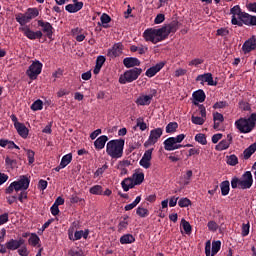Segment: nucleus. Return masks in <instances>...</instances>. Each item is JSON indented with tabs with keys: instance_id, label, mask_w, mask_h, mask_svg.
Masks as SVG:
<instances>
[{
	"instance_id": "f8f14e48",
	"label": "nucleus",
	"mask_w": 256,
	"mask_h": 256,
	"mask_svg": "<svg viewBox=\"0 0 256 256\" xmlns=\"http://www.w3.org/2000/svg\"><path fill=\"white\" fill-rule=\"evenodd\" d=\"M123 50L124 45L122 44V42H116V44H114L111 48L107 50V57L110 59L121 57Z\"/></svg>"
},
{
	"instance_id": "9b49d317",
	"label": "nucleus",
	"mask_w": 256,
	"mask_h": 256,
	"mask_svg": "<svg viewBox=\"0 0 256 256\" xmlns=\"http://www.w3.org/2000/svg\"><path fill=\"white\" fill-rule=\"evenodd\" d=\"M235 126L240 133L248 134L253 131L252 124L248 121V118H240L235 121Z\"/></svg>"
},
{
	"instance_id": "09e8293b",
	"label": "nucleus",
	"mask_w": 256,
	"mask_h": 256,
	"mask_svg": "<svg viewBox=\"0 0 256 256\" xmlns=\"http://www.w3.org/2000/svg\"><path fill=\"white\" fill-rule=\"evenodd\" d=\"M207 227H208V230L212 232H216L219 229V225L216 222H214V220H210L208 222Z\"/></svg>"
},
{
	"instance_id": "a878e982",
	"label": "nucleus",
	"mask_w": 256,
	"mask_h": 256,
	"mask_svg": "<svg viewBox=\"0 0 256 256\" xmlns=\"http://www.w3.org/2000/svg\"><path fill=\"white\" fill-rule=\"evenodd\" d=\"M151 101H152V96L143 95L138 97V99L136 100V104L138 106H149Z\"/></svg>"
},
{
	"instance_id": "1a4fd4ad",
	"label": "nucleus",
	"mask_w": 256,
	"mask_h": 256,
	"mask_svg": "<svg viewBox=\"0 0 256 256\" xmlns=\"http://www.w3.org/2000/svg\"><path fill=\"white\" fill-rule=\"evenodd\" d=\"M43 70V63L40 61L36 60L31 63L29 68L26 71V75L34 81L41 73Z\"/></svg>"
},
{
	"instance_id": "5fc2aeb1",
	"label": "nucleus",
	"mask_w": 256,
	"mask_h": 256,
	"mask_svg": "<svg viewBox=\"0 0 256 256\" xmlns=\"http://www.w3.org/2000/svg\"><path fill=\"white\" fill-rule=\"evenodd\" d=\"M250 232V224L249 222L247 224H243L242 225V236L243 237H247L249 235Z\"/></svg>"
},
{
	"instance_id": "052dcab7",
	"label": "nucleus",
	"mask_w": 256,
	"mask_h": 256,
	"mask_svg": "<svg viewBox=\"0 0 256 256\" xmlns=\"http://www.w3.org/2000/svg\"><path fill=\"white\" fill-rule=\"evenodd\" d=\"M192 123L195 125H204L205 119L202 117L192 116Z\"/></svg>"
},
{
	"instance_id": "4468645a",
	"label": "nucleus",
	"mask_w": 256,
	"mask_h": 256,
	"mask_svg": "<svg viewBox=\"0 0 256 256\" xmlns=\"http://www.w3.org/2000/svg\"><path fill=\"white\" fill-rule=\"evenodd\" d=\"M197 82H201L202 85L204 83H208L209 86H217L218 81L213 80V74L212 73H204V74H199L196 78Z\"/></svg>"
},
{
	"instance_id": "e433bc0d",
	"label": "nucleus",
	"mask_w": 256,
	"mask_h": 256,
	"mask_svg": "<svg viewBox=\"0 0 256 256\" xmlns=\"http://www.w3.org/2000/svg\"><path fill=\"white\" fill-rule=\"evenodd\" d=\"M221 249V241H213L212 242V251H211V256H215L217 253H219Z\"/></svg>"
},
{
	"instance_id": "c85d7f7f",
	"label": "nucleus",
	"mask_w": 256,
	"mask_h": 256,
	"mask_svg": "<svg viewBox=\"0 0 256 256\" xmlns=\"http://www.w3.org/2000/svg\"><path fill=\"white\" fill-rule=\"evenodd\" d=\"M256 151V143L251 144L249 147H247V149L244 150V159L248 160L249 158H251V156L253 154H255Z\"/></svg>"
},
{
	"instance_id": "49530a36",
	"label": "nucleus",
	"mask_w": 256,
	"mask_h": 256,
	"mask_svg": "<svg viewBox=\"0 0 256 256\" xmlns=\"http://www.w3.org/2000/svg\"><path fill=\"white\" fill-rule=\"evenodd\" d=\"M195 141L202 144V146H205V144H207L206 136L202 133H199L195 136Z\"/></svg>"
},
{
	"instance_id": "e2e57ef3",
	"label": "nucleus",
	"mask_w": 256,
	"mask_h": 256,
	"mask_svg": "<svg viewBox=\"0 0 256 256\" xmlns=\"http://www.w3.org/2000/svg\"><path fill=\"white\" fill-rule=\"evenodd\" d=\"M194 105H198V108L200 110V116L202 119H204L206 117V109H205V106L203 104H200L199 103H196L194 102Z\"/></svg>"
},
{
	"instance_id": "c9c22d12",
	"label": "nucleus",
	"mask_w": 256,
	"mask_h": 256,
	"mask_svg": "<svg viewBox=\"0 0 256 256\" xmlns=\"http://www.w3.org/2000/svg\"><path fill=\"white\" fill-rule=\"evenodd\" d=\"M71 160H72L71 153L64 155L60 161V167L65 168L66 166H68L71 163Z\"/></svg>"
},
{
	"instance_id": "680f3d73",
	"label": "nucleus",
	"mask_w": 256,
	"mask_h": 256,
	"mask_svg": "<svg viewBox=\"0 0 256 256\" xmlns=\"http://www.w3.org/2000/svg\"><path fill=\"white\" fill-rule=\"evenodd\" d=\"M48 187V182L47 180H44V179H40L39 182H38V189L44 191L46 190Z\"/></svg>"
},
{
	"instance_id": "412c9836",
	"label": "nucleus",
	"mask_w": 256,
	"mask_h": 256,
	"mask_svg": "<svg viewBox=\"0 0 256 256\" xmlns=\"http://www.w3.org/2000/svg\"><path fill=\"white\" fill-rule=\"evenodd\" d=\"M84 7V2L80 1V2H76L75 4H68L65 7V10L68 13H77L78 11L82 10Z\"/></svg>"
},
{
	"instance_id": "2f4dec72",
	"label": "nucleus",
	"mask_w": 256,
	"mask_h": 256,
	"mask_svg": "<svg viewBox=\"0 0 256 256\" xmlns=\"http://www.w3.org/2000/svg\"><path fill=\"white\" fill-rule=\"evenodd\" d=\"M89 193H91V195H95V196H102L103 195V186L94 185L89 188Z\"/></svg>"
},
{
	"instance_id": "2eb2a0df",
	"label": "nucleus",
	"mask_w": 256,
	"mask_h": 256,
	"mask_svg": "<svg viewBox=\"0 0 256 256\" xmlns=\"http://www.w3.org/2000/svg\"><path fill=\"white\" fill-rule=\"evenodd\" d=\"M38 27L42 28V31L44 34H46L47 38L52 39L54 28L49 22L38 20Z\"/></svg>"
},
{
	"instance_id": "a18cd8bd",
	"label": "nucleus",
	"mask_w": 256,
	"mask_h": 256,
	"mask_svg": "<svg viewBox=\"0 0 256 256\" xmlns=\"http://www.w3.org/2000/svg\"><path fill=\"white\" fill-rule=\"evenodd\" d=\"M31 110H33V111L43 110V101L37 100L34 103H32Z\"/></svg>"
},
{
	"instance_id": "37998d69",
	"label": "nucleus",
	"mask_w": 256,
	"mask_h": 256,
	"mask_svg": "<svg viewBox=\"0 0 256 256\" xmlns=\"http://www.w3.org/2000/svg\"><path fill=\"white\" fill-rule=\"evenodd\" d=\"M136 214L139 217L145 218V217L149 216V211H148L147 208L138 207L137 210H136Z\"/></svg>"
},
{
	"instance_id": "6e6d98bb",
	"label": "nucleus",
	"mask_w": 256,
	"mask_h": 256,
	"mask_svg": "<svg viewBox=\"0 0 256 256\" xmlns=\"http://www.w3.org/2000/svg\"><path fill=\"white\" fill-rule=\"evenodd\" d=\"M249 124L252 125V130L255 129L256 126V113L250 114L249 118H247Z\"/></svg>"
},
{
	"instance_id": "13d9d810",
	"label": "nucleus",
	"mask_w": 256,
	"mask_h": 256,
	"mask_svg": "<svg viewBox=\"0 0 256 256\" xmlns=\"http://www.w3.org/2000/svg\"><path fill=\"white\" fill-rule=\"evenodd\" d=\"M108 166L107 165H103L102 167L98 168L95 172H94V177H99L100 175H103L105 171H107Z\"/></svg>"
},
{
	"instance_id": "cd10ccee",
	"label": "nucleus",
	"mask_w": 256,
	"mask_h": 256,
	"mask_svg": "<svg viewBox=\"0 0 256 256\" xmlns=\"http://www.w3.org/2000/svg\"><path fill=\"white\" fill-rule=\"evenodd\" d=\"M193 98L195 101L203 103L205 101L206 95L203 89L196 90L193 93Z\"/></svg>"
},
{
	"instance_id": "864d4df0",
	"label": "nucleus",
	"mask_w": 256,
	"mask_h": 256,
	"mask_svg": "<svg viewBox=\"0 0 256 256\" xmlns=\"http://www.w3.org/2000/svg\"><path fill=\"white\" fill-rule=\"evenodd\" d=\"M202 63H204V60H202V58H194V60L188 63V66L198 67L199 65H202Z\"/></svg>"
},
{
	"instance_id": "ddd939ff",
	"label": "nucleus",
	"mask_w": 256,
	"mask_h": 256,
	"mask_svg": "<svg viewBox=\"0 0 256 256\" xmlns=\"http://www.w3.org/2000/svg\"><path fill=\"white\" fill-rule=\"evenodd\" d=\"M89 234H90V231L88 229L85 231H83V230L75 231L74 235H73V228H72V230H71V228H69V230H68V238L72 241H77L82 238L88 239Z\"/></svg>"
},
{
	"instance_id": "79ce46f5",
	"label": "nucleus",
	"mask_w": 256,
	"mask_h": 256,
	"mask_svg": "<svg viewBox=\"0 0 256 256\" xmlns=\"http://www.w3.org/2000/svg\"><path fill=\"white\" fill-rule=\"evenodd\" d=\"M136 127H138L139 130L142 131V132L146 131L148 129V126H147L146 122H144V119L141 118V117L137 119Z\"/></svg>"
},
{
	"instance_id": "393cba45",
	"label": "nucleus",
	"mask_w": 256,
	"mask_h": 256,
	"mask_svg": "<svg viewBox=\"0 0 256 256\" xmlns=\"http://www.w3.org/2000/svg\"><path fill=\"white\" fill-rule=\"evenodd\" d=\"M0 147H2V148L7 147L9 150H12V149L20 150V147L18 145H16L15 142L5 140L4 138H2L0 140Z\"/></svg>"
},
{
	"instance_id": "3c124183",
	"label": "nucleus",
	"mask_w": 256,
	"mask_h": 256,
	"mask_svg": "<svg viewBox=\"0 0 256 256\" xmlns=\"http://www.w3.org/2000/svg\"><path fill=\"white\" fill-rule=\"evenodd\" d=\"M27 158L30 165L35 163V151L27 150Z\"/></svg>"
},
{
	"instance_id": "f03ea898",
	"label": "nucleus",
	"mask_w": 256,
	"mask_h": 256,
	"mask_svg": "<svg viewBox=\"0 0 256 256\" xmlns=\"http://www.w3.org/2000/svg\"><path fill=\"white\" fill-rule=\"evenodd\" d=\"M179 26L180 23L177 20H174L158 29L148 28L143 31L144 41L151 42L152 44L163 42L170 36V34L177 33Z\"/></svg>"
},
{
	"instance_id": "6ab92c4d",
	"label": "nucleus",
	"mask_w": 256,
	"mask_h": 256,
	"mask_svg": "<svg viewBox=\"0 0 256 256\" xmlns=\"http://www.w3.org/2000/svg\"><path fill=\"white\" fill-rule=\"evenodd\" d=\"M24 244H25V240L22 238H19L18 240L11 239L10 241L5 243V246L10 251H16V249H19Z\"/></svg>"
},
{
	"instance_id": "72a5a7b5",
	"label": "nucleus",
	"mask_w": 256,
	"mask_h": 256,
	"mask_svg": "<svg viewBox=\"0 0 256 256\" xmlns=\"http://www.w3.org/2000/svg\"><path fill=\"white\" fill-rule=\"evenodd\" d=\"M226 159L227 164L230 166H236L239 164V159L235 154L227 155Z\"/></svg>"
},
{
	"instance_id": "f3484780",
	"label": "nucleus",
	"mask_w": 256,
	"mask_h": 256,
	"mask_svg": "<svg viewBox=\"0 0 256 256\" xmlns=\"http://www.w3.org/2000/svg\"><path fill=\"white\" fill-rule=\"evenodd\" d=\"M123 65L127 69L141 66V61L137 57H125L123 59Z\"/></svg>"
},
{
	"instance_id": "338daca9",
	"label": "nucleus",
	"mask_w": 256,
	"mask_h": 256,
	"mask_svg": "<svg viewBox=\"0 0 256 256\" xmlns=\"http://www.w3.org/2000/svg\"><path fill=\"white\" fill-rule=\"evenodd\" d=\"M69 256H84L83 250H70L68 252Z\"/></svg>"
},
{
	"instance_id": "f257e3e1",
	"label": "nucleus",
	"mask_w": 256,
	"mask_h": 256,
	"mask_svg": "<svg viewBox=\"0 0 256 256\" xmlns=\"http://www.w3.org/2000/svg\"><path fill=\"white\" fill-rule=\"evenodd\" d=\"M39 15V9L36 7L27 8L25 13L15 14L16 22H18L20 25L19 31H21V33H23L24 36L30 39L31 41H35V39H40L43 37V31H34L30 29V26L28 25L29 22L39 17Z\"/></svg>"
},
{
	"instance_id": "4c0bfd02",
	"label": "nucleus",
	"mask_w": 256,
	"mask_h": 256,
	"mask_svg": "<svg viewBox=\"0 0 256 256\" xmlns=\"http://www.w3.org/2000/svg\"><path fill=\"white\" fill-rule=\"evenodd\" d=\"M177 129H178L177 122H169V124L166 126V133L173 134L177 132Z\"/></svg>"
},
{
	"instance_id": "8fccbe9b",
	"label": "nucleus",
	"mask_w": 256,
	"mask_h": 256,
	"mask_svg": "<svg viewBox=\"0 0 256 256\" xmlns=\"http://www.w3.org/2000/svg\"><path fill=\"white\" fill-rule=\"evenodd\" d=\"M178 204L181 208H185L191 205V200L188 198H181Z\"/></svg>"
},
{
	"instance_id": "603ef678",
	"label": "nucleus",
	"mask_w": 256,
	"mask_h": 256,
	"mask_svg": "<svg viewBox=\"0 0 256 256\" xmlns=\"http://www.w3.org/2000/svg\"><path fill=\"white\" fill-rule=\"evenodd\" d=\"M213 121L214 122H219V123H223L224 122V116L223 114L219 113V112H215L213 114Z\"/></svg>"
},
{
	"instance_id": "5701e85b",
	"label": "nucleus",
	"mask_w": 256,
	"mask_h": 256,
	"mask_svg": "<svg viewBox=\"0 0 256 256\" xmlns=\"http://www.w3.org/2000/svg\"><path fill=\"white\" fill-rule=\"evenodd\" d=\"M121 185L124 192L129 191L130 189L135 188L134 179L132 177L124 178L121 181Z\"/></svg>"
},
{
	"instance_id": "c03bdc74",
	"label": "nucleus",
	"mask_w": 256,
	"mask_h": 256,
	"mask_svg": "<svg viewBox=\"0 0 256 256\" xmlns=\"http://www.w3.org/2000/svg\"><path fill=\"white\" fill-rule=\"evenodd\" d=\"M128 216H126L119 224H118V232H123L128 228L127 222Z\"/></svg>"
},
{
	"instance_id": "aec40b11",
	"label": "nucleus",
	"mask_w": 256,
	"mask_h": 256,
	"mask_svg": "<svg viewBox=\"0 0 256 256\" xmlns=\"http://www.w3.org/2000/svg\"><path fill=\"white\" fill-rule=\"evenodd\" d=\"M164 66H165L164 62H159L158 64L146 70L145 75L149 78L155 77V75L159 73V71L162 70Z\"/></svg>"
},
{
	"instance_id": "bb28decb",
	"label": "nucleus",
	"mask_w": 256,
	"mask_h": 256,
	"mask_svg": "<svg viewBox=\"0 0 256 256\" xmlns=\"http://www.w3.org/2000/svg\"><path fill=\"white\" fill-rule=\"evenodd\" d=\"M135 243V236L132 234H124L120 238V244L127 245Z\"/></svg>"
},
{
	"instance_id": "a19ab883",
	"label": "nucleus",
	"mask_w": 256,
	"mask_h": 256,
	"mask_svg": "<svg viewBox=\"0 0 256 256\" xmlns=\"http://www.w3.org/2000/svg\"><path fill=\"white\" fill-rule=\"evenodd\" d=\"M70 203L71 204H78V203H80L81 205H84L85 204V199L79 198L78 195L73 194V195H71Z\"/></svg>"
},
{
	"instance_id": "774afa93",
	"label": "nucleus",
	"mask_w": 256,
	"mask_h": 256,
	"mask_svg": "<svg viewBox=\"0 0 256 256\" xmlns=\"http://www.w3.org/2000/svg\"><path fill=\"white\" fill-rule=\"evenodd\" d=\"M165 20V15L164 14H158L155 19H154V23L156 25H160V23H162Z\"/></svg>"
},
{
	"instance_id": "0e129e2a",
	"label": "nucleus",
	"mask_w": 256,
	"mask_h": 256,
	"mask_svg": "<svg viewBox=\"0 0 256 256\" xmlns=\"http://www.w3.org/2000/svg\"><path fill=\"white\" fill-rule=\"evenodd\" d=\"M153 150L154 149H149V150L145 151L142 158L151 162L152 155H153Z\"/></svg>"
},
{
	"instance_id": "4d7b16f0",
	"label": "nucleus",
	"mask_w": 256,
	"mask_h": 256,
	"mask_svg": "<svg viewBox=\"0 0 256 256\" xmlns=\"http://www.w3.org/2000/svg\"><path fill=\"white\" fill-rule=\"evenodd\" d=\"M230 34V31L227 28H221L216 31L217 36L226 37Z\"/></svg>"
},
{
	"instance_id": "de8ad7c7",
	"label": "nucleus",
	"mask_w": 256,
	"mask_h": 256,
	"mask_svg": "<svg viewBox=\"0 0 256 256\" xmlns=\"http://www.w3.org/2000/svg\"><path fill=\"white\" fill-rule=\"evenodd\" d=\"M21 192L17 196V200L20 201V203H24V200H28V191L27 190H20Z\"/></svg>"
},
{
	"instance_id": "0eeeda50",
	"label": "nucleus",
	"mask_w": 256,
	"mask_h": 256,
	"mask_svg": "<svg viewBox=\"0 0 256 256\" xmlns=\"http://www.w3.org/2000/svg\"><path fill=\"white\" fill-rule=\"evenodd\" d=\"M231 24L234 26H238V27H243L244 25L253 27V26H256V16L251 15L247 12H244L241 16L240 21L238 20V18L236 16H232Z\"/></svg>"
},
{
	"instance_id": "4be33fe9",
	"label": "nucleus",
	"mask_w": 256,
	"mask_h": 256,
	"mask_svg": "<svg viewBox=\"0 0 256 256\" xmlns=\"http://www.w3.org/2000/svg\"><path fill=\"white\" fill-rule=\"evenodd\" d=\"M108 140H109V138L106 135H102V136L98 137L94 141V148L96 150L104 149Z\"/></svg>"
},
{
	"instance_id": "69168bd1",
	"label": "nucleus",
	"mask_w": 256,
	"mask_h": 256,
	"mask_svg": "<svg viewBox=\"0 0 256 256\" xmlns=\"http://www.w3.org/2000/svg\"><path fill=\"white\" fill-rule=\"evenodd\" d=\"M139 165L142 166V167H144L145 170H148V169L150 168V166H151V163H150V161H148V160L142 158V159L139 161Z\"/></svg>"
},
{
	"instance_id": "a211bd4d",
	"label": "nucleus",
	"mask_w": 256,
	"mask_h": 256,
	"mask_svg": "<svg viewBox=\"0 0 256 256\" xmlns=\"http://www.w3.org/2000/svg\"><path fill=\"white\" fill-rule=\"evenodd\" d=\"M242 50L244 51L245 54L256 50V37L252 36L250 37V39L246 40L244 42V45L242 46Z\"/></svg>"
},
{
	"instance_id": "473e14b6",
	"label": "nucleus",
	"mask_w": 256,
	"mask_h": 256,
	"mask_svg": "<svg viewBox=\"0 0 256 256\" xmlns=\"http://www.w3.org/2000/svg\"><path fill=\"white\" fill-rule=\"evenodd\" d=\"M220 187H221L222 196L229 195V192H230V182H229V180H223V182L220 184Z\"/></svg>"
},
{
	"instance_id": "dca6fc26",
	"label": "nucleus",
	"mask_w": 256,
	"mask_h": 256,
	"mask_svg": "<svg viewBox=\"0 0 256 256\" xmlns=\"http://www.w3.org/2000/svg\"><path fill=\"white\" fill-rule=\"evenodd\" d=\"M233 143V136L232 134H228L225 140H222L215 146L216 151H224L227 150L231 144Z\"/></svg>"
},
{
	"instance_id": "7c9ffc66",
	"label": "nucleus",
	"mask_w": 256,
	"mask_h": 256,
	"mask_svg": "<svg viewBox=\"0 0 256 256\" xmlns=\"http://www.w3.org/2000/svg\"><path fill=\"white\" fill-rule=\"evenodd\" d=\"M230 13L232 14V17H236L237 15L238 21H241L242 15L244 14V12H242L241 7L239 5L232 7L230 9Z\"/></svg>"
},
{
	"instance_id": "c756f323",
	"label": "nucleus",
	"mask_w": 256,
	"mask_h": 256,
	"mask_svg": "<svg viewBox=\"0 0 256 256\" xmlns=\"http://www.w3.org/2000/svg\"><path fill=\"white\" fill-rule=\"evenodd\" d=\"M145 179V175L143 174V172H139V173H135L132 175V180L134 183V187L135 185H141V183L144 181Z\"/></svg>"
},
{
	"instance_id": "f704fd0d",
	"label": "nucleus",
	"mask_w": 256,
	"mask_h": 256,
	"mask_svg": "<svg viewBox=\"0 0 256 256\" xmlns=\"http://www.w3.org/2000/svg\"><path fill=\"white\" fill-rule=\"evenodd\" d=\"M40 241H41V239L39 238V236L36 233H31L28 243L31 246L36 247L37 245L40 244Z\"/></svg>"
},
{
	"instance_id": "39448f33",
	"label": "nucleus",
	"mask_w": 256,
	"mask_h": 256,
	"mask_svg": "<svg viewBox=\"0 0 256 256\" xmlns=\"http://www.w3.org/2000/svg\"><path fill=\"white\" fill-rule=\"evenodd\" d=\"M30 178L26 175H21L19 179L14 180L8 187L5 188V193L11 195L14 191H27L29 189Z\"/></svg>"
},
{
	"instance_id": "9d476101",
	"label": "nucleus",
	"mask_w": 256,
	"mask_h": 256,
	"mask_svg": "<svg viewBox=\"0 0 256 256\" xmlns=\"http://www.w3.org/2000/svg\"><path fill=\"white\" fill-rule=\"evenodd\" d=\"M162 135H163V128L152 129L148 140L144 143V147L148 148L149 146H154L155 143L158 142V140L161 138Z\"/></svg>"
},
{
	"instance_id": "423d86ee",
	"label": "nucleus",
	"mask_w": 256,
	"mask_h": 256,
	"mask_svg": "<svg viewBox=\"0 0 256 256\" xmlns=\"http://www.w3.org/2000/svg\"><path fill=\"white\" fill-rule=\"evenodd\" d=\"M143 70L141 68H132L126 70L119 77V83L122 85H126L127 83H133L137 81V79L141 76Z\"/></svg>"
},
{
	"instance_id": "20e7f679",
	"label": "nucleus",
	"mask_w": 256,
	"mask_h": 256,
	"mask_svg": "<svg viewBox=\"0 0 256 256\" xmlns=\"http://www.w3.org/2000/svg\"><path fill=\"white\" fill-rule=\"evenodd\" d=\"M254 183L253 175L251 171H245L242 179L238 177H233L231 179V188L232 189H250Z\"/></svg>"
},
{
	"instance_id": "7ed1b4c3",
	"label": "nucleus",
	"mask_w": 256,
	"mask_h": 256,
	"mask_svg": "<svg viewBox=\"0 0 256 256\" xmlns=\"http://www.w3.org/2000/svg\"><path fill=\"white\" fill-rule=\"evenodd\" d=\"M125 140L119 138L118 140L108 141L106 146V153L112 159H120L124 154Z\"/></svg>"
},
{
	"instance_id": "bf43d9fd",
	"label": "nucleus",
	"mask_w": 256,
	"mask_h": 256,
	"mask_svg": "<svg viewBox=\"0 0 256 256\" xmlns=\"http://www.w3.org/2000/svg\"><path fill=\"white\" fill-rule=\"evenodd\" d=\"M226 107H228L227 101L216 102V103L213 105V108H214V109H223V108H226Z\"/></svg>"
},
{
	"instance_id": "6e6552de",
	"label": "nucleus",
	"mask_w": 256,
	"mask_h": 256,
	"mask_svg": "<svg viewBox=\"0 0 256 256\" xmlns=\"http://www.w3.org/2000/svg\"><path fill=\"white\" fill-rule=\"evenodd\" d=\"M186 135L185 134H180L177 135L176 137H169L164 141V148L166 151H173L177 149H181L184 146L178 143H181L185 140Z\"/></svg>"
},
{
	"instance_id": "ea45409f",
	"label": "nucleus",
	"mask_w": 256,
	"mask_h": 256,
	"mask_svg": "<svg viewBox=\"0 0 256 256\" xmlns=\"http://www.w3.org/2000/svg\"><path fill=\"white\" fill-rule=\"evenodd\" d=\"M112 21L111 16H109L107 13H103L101 16V22L103 28H108V23Z\"/></svg>"
},
{
	"instance_id": "58836bf2",
	"label": "nucleus",
	"mask_w": 256,
	"mask_h": 256,
	"mask_svg": "<svg viewBox=\"0 0 256 256\" xmlns=\"http://www.w3.org/2000/svg\"><path fill=\"white\" fill-rule=\"evenodd\" d=\"M181 225L183 227V230L185 231V234L191 235V232H192L191 224L187 222V220L181 219Z\"/></svg>"
},
{
	"instance_id": "b1692460",
	"label": "nucleus",
	"mask_w": 256,
	"mask_h": 256,
	"mask_svg": "<svg viewBox=\"0 0 256 256\" xmlns=\"http://www.w3.org/2000/svg\"><path fill=\"white\" fill-rule=\"evenodd\" d=\"M17 133L20 135L21 138L27 139L29 137V130L28 128L20 122L16 128Z\"/></svg>"
}]
</instances>
